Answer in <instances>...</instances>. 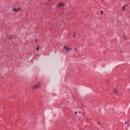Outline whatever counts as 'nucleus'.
<instances>
[{
  "label": "nucleus",
  "mask_w": 130,
  "mask_h": 130,
  "mask_svg": "<svg viewBox=\"0 0 130 130\" xmlns=\"http://www.w3.org/2000/svg\"><path fill=\"white\" fill-rule=\"evenodd\" d=\"M126 123H127V122H125V124H126Z\"/></svg>",
  "instance_id": "nucleus-14"
},
{
  "label": "nucleus",
  "mask_w": 130,
  "mask_h": 130,
  "mask_svg": "<svg viewBox=\"0 0 130 130\" xmlns=\"http://www.w3.org/2000/svg\"><path fill=\"white\" fill-rule=\"evenodd\" d=\"M79 113H81V112H79Z\"/></svg>",
  "instance_id": "nucleus-15"
},
{
  "label": "nucleus",
  "mask_w": 130,
  "mask_h": 130,
  "mask_svg": "<svg viewBox=\"0 0 130 130\" xmlns=\"http://www.w3.org/2000/svg\"><path fill=\"white\" fill-rule=\"evenodd\" d=\"M37 50H39V47L37 48Z\"/></svg>",
  "instance_id": "nucleus-8"
},
{
  "label": "nucleus",
  "mask_w": 130,
  "mask_h": 130,
  "mask_svg": "<svg viewBox=\"0 0 130 130\" xmlns=\"http://www.w3.org/2000/svg\"><path fill=\"white\" fill-rule=\"evenodd\" d=\"M78 55H79V56H81V55H80V54H79V53H78Z\"/></svg>",
  "instance_id": "nucleus-12"
},
{
  "label": "nucleus",
  "mask_w": 130,
  "mask_h": 130,
  "mask_svg": "<svg viewBox=\"0 0 130 130\" xmlns=\"http://www.w3.org/2000/svg\"><path fill=\"white\" fill-rule=\"evenodd\" d=\"M47 5H48V6H49V5H48V4H47Z\"/></svg>",
  "instance_id": "nucleus-16"
},
{
  "label": "nucleus",
  "mask_w": 130,
  "mask_h": 130,
  "mask_svg": "<svg viewBox=\"0 0 130 130\" xmlns=\"http://www.w3.org/2000/svg\"><path fill=\"white\" fill-rule=\"evenodd\" d=\"M77 113H78V112H75V114H77Z\"/></svg>",
  "instance_id": "nucleus-10"
},
{
  "label": "nucleus",
  "mask_w": 130,
  "mask_h": 130,
  "mask_svg": "<svg viewBox=\"0 0 130 130\" xmlns=\"http://www.w3.org/2000/svg\"><path fill=\"white\" fill-rule=\"evenodd\" d=\"M40 85V82H39L37 85L32 86L31 87V89H35L36 88H38V87H39V85Z\"/></svg>",
  "instance_id": "nucleus-2"
},
{
  "label": "nucleus",
  "mask_w": 130,
  "mask_h": 130,
  "mask_svg": "<svg viewBox=\"0 0 130 130\" xmlns=\"http://www.w3.org/2000/svg\"><path fill=\"white\" fill-rule=\"evenodd\" d=\"M21 10V8H19L18 9L17 8H14L12 11L13 12H15V13H18V12H19V11H20Z\"/></svg>",
  "instance_id": "nucleus-1"
},
{
  "label": "nucleus",
  "mask_w": 130,
  "mask_h": 130,
  "mask_svg": "<svg viewBox=\"0 0 130 130\" xmlns=\"http://www.w3.org/2000/svg\"><path fill=\"white\" fill-rule=\"evenodd\" d=\"M123 11H124L125 10V6H123Z\"/></svg>",
  "instance_id": "nucleus-5"
},
{
  "label": "nucleus",
  "mask_w": 130,
  "mask_h": 130,
  "mask_svg": "<svg viewBox=\"0 0 130 130\" xmlns=\"http://www.w3.org/2000/svg\"><path fill=\"white\" fill-rule=\"evenodd\" d=\"M101 14H102V15H103V11H101Z\"/></svg>",
  "instance_id": "nucleus-6"
},
{
  "label": "nucleus",
  "mask_w": 130,
  "mask_h": 130,
  "mask_svg": "<svg viewBox=\"0 0 130 130\" xmlns=\"http://www.w3.org/2000/svg\"><path fill=\"white\" fill-rule=\"evenodd\" d=\"M63 48H64V49H66V51H69V48L67 47V46H64L63 47Z\"/></svg>",
  "instance_id": "nucleus-4"
},
{
  "label": "nucleus",
  "mask_w": 130,
  "mask_h": 130,
  "mask_svg": "<svg viewBox=\"0 0 130 130\" xmlns=\"http://www.w3.org/2000/svg\"><path fill=\"white\" fill-rule=\"evenodd\" d=\"M74 50H78V48H75V49H74Z\"/></svg>",
  "instance_id": "nucleus-9"
},
{
  "label": "nucleus",
  "mask_w": 130,
  "mask_h": 130,
  "mask_svg": "<svg viewBox=\"0 0 130 130\" xmlns=\"http://www.w3.org/2000/svg\"><path fill=\"white\" fill-rule=\"evenodd\" d=\"M64 5H63V4L62 3H60L58 5V7H59V8H61V7H64Z\"/></svg>",
  "instance_id": "nucleus-3"
},
{
  "label": "nucleus",
  "mask_w": 130,
  "mask_h": 130,
  "mask_svg": "<svg viewBox=\"0 0 130 130\" xmlns=\"http://www.w3.org/2000/svg\"><path fill=\"white\" fill-rule=\"evenodd\" d=\"M52 0H49V2H51Z\"/></svg>",
  "instance_id": "nucleus-13"
},
{
  "label": "nucleus",
  "mask_w": 130,
  "mask_h": 130,
  "mask_svg": "<svg viewBox=\"0 0 130 130\" xmlns=\"http://www.w3.org/2000/svg\"><path fill=\"white\" fill-rule=\"evenodd\" d=\"M74 37V38H75V36H73Z\"/></svg>",
  "instance_id": "nucleus-17"
},
{
  "label": "nucleus",
  "mask_w": 130,
  "mask_h": 130,
  "mask_svg": "<svg viewBox=\"0 0 130 130\" xmlns=\"http://www.w3.org/2000/svg\"><path fill=\"white\" fill-rule=\"evenodd\" d=\"M69 50H72V48H69Z\"/></svg>",
  "instance_id": "nucleus-11"
},
{
  "label": "nucleus",
  "mask_w": 130,
  "mask_h": 130,
  "mask_svg": "<svg viewBox=\"0 0 130 130\" xmlns=\"http://www.w3.org/2000/svg\"><path fill=\"white\" fill-rule=\"evenodd\" d=\"M114 93H117V91H116V90H114Z\"/></svg>",
  "instance_id": "nucleus-7"
}]
</instances>
